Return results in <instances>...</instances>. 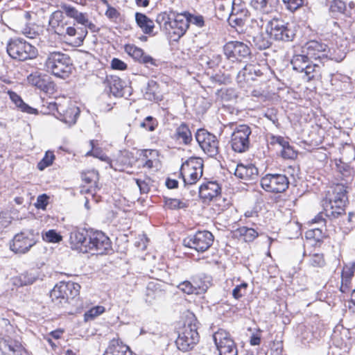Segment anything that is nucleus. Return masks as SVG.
Segmentation results:
<instances>
[{"label":"nucleus","instance_id":"f257e3e1","mask_svg":"<svg viewBox=\"0 0 355 355\" xmlns=\"http://www.w3.org/2000/svg\"><path fill=\"white\" fill-rule=\"evenodd\" d=\"M346 189L345 185L337 184L327 192L322 207L325 216L329 219L337 218L345 213L347 201Z\"/></svg>","mask_w":355,"mask_h":355},{"label":"nucleus","instance_id":"f03ea898","mask_svg":"<svg viewBox=\"0 0 355 355\" xmlns=\"http://www.w3.org/2000/svg\"><path fill=\"white\" fill-rule=\"evenodd\" d=\"M156 22L173 41L178 40L188 29V20L183 13L161 12L157 15Z\"/></svg>","mask_w":355,"mask_h":355},{"label":"nucleus","instance_id":"7ed1b4c3","mask_svg":"<svg viewBox=\"0 0 355 355\" xmlns=\"http://www.w3.org/2000/svg\"><path fill=\"white\" fill-rule=\"evenodd\" d=\"M44 65L47 71L62 78L68 77L73 69L70 57L60 51L49 52L47 54Z\"/></svg>","mask_w":355,"mask_h":355},{"label":"nucleus","instance_id":"20e7f679","mask_svg":"<svg viewBox=\"0 0 355 355\" xmlns=\"http://www.w3.org/2000/svg\"><path fill=\"white\" fill-rule=\"evenodd\" d=\"M6 51L9 56L19 61H25L35 58L38 55L37 49L21 38L10 39L7 44Z\"/></svg>","mask_w":355,"mask_h":355},{"label":"nucleus","instance_id":"39448f33","mask_svg":"<svg viewBox=\"0 0 355 355\" xmlns=\"http://www.w3.org/2000/svg\"><path fill=\"white\" fill-rule=\"evenodd\" d=\"M80 286L73 282H60L50 293L52 302L57 306H62L79 295Z\"/></svg>","mask_w":355,"mask_h":355},{"label":"nucleus","instance_id":"423d86ee","mask_svg":"<svg viewBox=\"0 0 355 355\" xmlns=\"http://www.w3.org/2000/svg\"><path fill=\"white\" fill-rule=\"evenodd\" d=\"M203 161L200 157H191L182 164L180 176L185 187L195 184L202 177Z\"/></svg>","mask_w":355,"mask_h":355},{"label":"nucleus","instance_id":"0eeeda50","mask_svg":"<svg viewBox=\"0 0 355 355\" xmlns=\"http://www.w3.org/2000/svg\"><path fill=\"white\" fill-rule=\"evenodd\" d=\"M38 234L33 229H26L16 234L10 243V250L16 254H26L37 242Z\"/></svg>","mask_w":355,"mask_h":355},{"label":"nucleus","instance_id":"6e6552de","mask_svg":"<svg viewBox=\"0 0 355 355\" xmlns=\"http://www.w3.org/2000/svg\"><path fill=\"white\" fill-rule=\"evenodd\" d=\"M195 323L184 324L178 334L175 344L178 349L188 352L192 349L199 341V334Z\"/></svg>","mask_w":355,"mask_h":355},{"label":"nucleus","instance_id":"1a4fd4ad","mask_svg":"<svg viewBox=\"0 0 355 355\" xmlns=\"http://www.w3.org/2000/svg\"><path fill=\"white\" fill-rule=\"evenodd\" d=\"M288 177L282 173H268L261 178L260 184L267 192L280 193L286 191L289 187Z\"/></svg>","mask_w":355,"mask_h":355},{"label":"nucleus","instance_id":"9d476101","mask_svg":"<svg viewBox=\"0 0 355 355\" xmlns=\"http://www.w3.org/2000/svg\"><path fill=\"white\" fill-rule=\"evenodd\" d=\"M268 25L271 37L277 41L291 42L295 36L293 26L282 19H273Z\"/></svg>","mask_w":355,"mask_h":355},{"label":"nucleus","instance_id":"9b49d317","mask_svg":"<svg viewBox=\"0 0 355 355\" xmlns=\"http://www.w3.org/2000/svg\"><path fill=\"white\" fill-rule=\"evenodd\" d=\"M214 236L207 230L198 231L183 240V245L195 250L198 252L207 251L213 244Z\"/></svg>","mask_w":355,"mask_h":355},{"label":"nucleus","instance_id":"f8f14e48","mask_svg":"<svg viewBox=\"0 0 355 355\" xmlns=\"http://www.w3.org/2000/svg\"><path fill=\"white\" fill-rule=\"evenodd\" d=\"M252 131L250 126L241 124L236 126L231 136L232 150L236 153H243L250 148V135Z\"/></svg>","mask_w":355,"mask_h":355},{"label":"nucleus","instance_id":"ddd939ff","mask_svg":"<svg viewBox=\"0 0 355 355\" xmlns=\"http://www.w3.org/2000/svg\"><path fill=\"white\" fill-rule=\"evenodd\" d=\"M201 149L209 157H215L219 152L217 137L205 129H199L195 135Z\"/></svg>","mask_w":355,"mask_h":355},{"label":"nucleus","instance_id":"4468645a","mask_svg":"<svg viewBox=\"0 0 355 355\" xmlns=\"http://www.w3.org/2000/svg\"><path fill=\"white\" fill-rule=\"evenodd\" d=\"M87 253L91 251L96 254H106L111 249V242L107 236L101 231H90L87 244Z\"/></svg>","mask_w":355,"mask_h":355},{"label":"nucleus","instance_id":"2eb2a0df","mask_svg":"<svg viewBox=\"0 0 355 355\" xmlns=\"http://www.w3.org/2000/svg\"><path fill=\"white\" fill-rule=\"evenodd\" d=\"M213 338L220 355H238L237 346L229 332L219 329Z\"/></svg>","mask_w":355,"mask_h":355},{"label":"nucleus","instance_id":"dca6fc26","mask_svg":"<svg viewBox=\"0 0 355 355\" xmlns=\"http://www.w3.org/2000/svg\"><path fill=\"white\" fill-rule=\"evenodd\" d=\"M295 54L291 60V64L293 69L299 73H304L309 81L314 78V72L320 67L318 63H313L311 59L306 54Z\"/></svg>","mask_w":355,"mask_h":355},{"label":"nucleus","instance_id":"f3484780","mask_svg":"<svg viewBox=\"0 0 355 355\" xmlns=\"http://www.w3.org/2000/svg\"><path fill=\"white\" fill-rule=\"evenodd\" d=\"M223 51L226 58L232 62L247 58L251 54L250 47L239 41L227 42L223 46Z\"/></svg>","mask_w":355,"mask_h":355},{"label":"nucleus","instance_id":"a211bd4d","mask_svg":"<svg viewBox=\"0 0 355 355\" xmlns=\"http://www.w3.org/2000/svg\"><path fill=\"white\" fill-rule=\"evenodd\" d=\"M90 231L85 229L73 228L70 232L69 243L73 250L87 253V244Z\"/></svg>","mask_w":355,"mask_h":355},{"label":"nucleus","instance_id":"6ab92c4d","mask_svg":"<svg viewBox=\"0 0 355 355\" xmlns=\"http://www.w3.org/2000/svg\"><path fill=\"white\" fill-rule=\"evenodd\" d=\"M221 186L216 180H206L198 188L199 196L204 202H209L221 194Z\"/></svg>","mask_w":355,"mask_h":355},{"label":"nucleus","instance_id":"aec40b11","mask_svg":"<svg viewBox=\"0 0 355 355\" xmlns=\"http://www.w3.org/2000/svg\"><path fill=\"white\" fill-rule=\"evenodd\" d=\"M106 84L109 92L115 97H127L131 94V87L127 86L125 83L117 76L107 77Z\"/></svg>","mask_w":355,"mask_h":355},{"label":"nucleus","instance_id":"412c9836","mask_svg":"<svg viewBox=\"0 0 355 355\" xmlns=\"http://www.w3.org/2000/svg\"><path fill=\"white\" fill-rule=\"evenodd\" d=\"M305 49L306 55L311 60H319L322 62L327 59L329 53V49L327 44L322 42L311 40L306 44Z\"/></svg>","mask_w":355,"mask_h":355},{"label":"nucleus","instance_id":"4be33fe9","mask_svg":"<svg viewBox=\"0 0 355 355\" xmlns=\"http://www.w3.org/2000/svg\"><path fill=\"white\" fill-rule=\"evenodd\" d=\"M262 74L263 73L259 64H248L239 71L236 80L241 84V86L243 87L242 84H250L252 81L255 80L257 77L262 76Z\"/></svg>","mask_w":355,"mask_h":355},{"label":"nucleus","instance_id":"5701e85b","mask_svg":"<svg viewBox=\"0 0 355 355\" xmlns=\"http://www.w3.org/2000/svg\"><path fill=\"white\" fill-rule=\"evenodd\" d=\"M64 14L65 13L62 9L56 10L52 13L49 19V26L56 34L60 35L65 34V28L69 24Z\"/></svg>","mask_w":355,"mask_h":355},{"label":"nucleus","instance_id":"b1692460","mask_svg":"<svg viewBox=\"0 0 355 355\" xmlns=\"http://www.w3.org/2000/svg\"><path fill=\"white\" fill-rule=\"evenodd\" d=\"M125 52L135 60L146 66L156 65L155 60L149 55L146 54L144 51L134 44H126Z\"/></svg>","mask_w":355,"mask_h":355},{"label":"nucleus","instance_id":"393cba45","mask_svg":"<svg viewBox=\"0 0 355 355\" xmlns=\"http://www.w3.org/2000/svg\"><path fill=\"white\" fill-rule=\"evenodd\" d=\"M27 80L29 84L46 93L53 88V83L49 80V77L38 72L30 74Z\"/></svg>","mask_w":355,"mask_h":355},{"label":"nucleus","instance_id":"a878e982","mask_svg":"<svg viewBox=\"0 0 355 355\" xmlns=\"http://www.w3.org/2000/svg\"><path fill=\"white\" fill-rule=\"evenodd\" d=\"M198 278H193L192 282L184 281L178 285V288L188 295L205 293L208 288V284L205 282L198 284Z\"/></svg>","mask_w":355,"mask_h":355},{"label":"nucleus","instance_id":"bb28decb","mask_svg":"<svg viewBox=\"0 0 355 355\" xmlns=\"http://www.w3.org/2000/svg\"><path fill=\"white\" fill-rule=\"evenodd\" d=\"M234 175L243 180H253L258 175V169L252 164L244 165L239 164L236 166Z\"/></svg>","mask_w":355,"mask_h":355},{"label":"nucleus","instance_id":"cd10ccee","mask_svg":"<svg viewBox=\"0 0 355 355\" xmlns=\"http://www.w3.org/2000/svg\"><path fill=\"white\" fill-rule=\"evenodd\" d=\"M279 2V0H252L250 5L263 14H269L277 10Z\"/></svg>","mask_w":355,"mask_h":355},{"label":"nucleus","instance_id":"c85d7f7f","mask_svg":"<svg viewBox=\"0 0 355 355\" xmlns=\"http://www.w3.org/2000/svg\"><path fill=\"white\" fill-rule=\"evenodd\" d=\"M103 355H132V352L118 339H112Z\"/></svg>","mask_w":355,"mask_h":355},{"label":"nucleus","instance_id":"c756f323","mask_svg":"<svg viewBox=\"0 0 355 355\" xmlns=\"http://www.w3.org/2000/svg\"><path fill=\"white\" fill-rule=\"evenodd\" d=\"M173 138L184 145L190 144L193 139L191 132L185 123H182L176 128Z\"/></svg>","mask_w":355,"mask_h":355},{"label":"nucleus","instance_id":"7c9ffc66","mask_svg":"<svg viewBox=\"0 0 355 355\" xmlns=\"http://www.w3.org/2000/svg\"><path fill=\"white\" fill-rule=\"evenodd\" d=\"M62 106L56 107L58 112L60 114V120L69 125L75 124L79 114L78 108L72 106L64 110Z\"/></svg>","mask_w":355,"mask_h":355},{"label":"nucleus","instance_id":"2f4dec72","mask_svg":"<svg viewBox=\"0 0 355 355\" xmlns=\"http://www.w3.org/2000/svg\"><path fill=\"white\" fill-rule=\"evenodd\" d=\"M270 34V28L268 26L266 32L258 33L256 35L252 37V42L254 45L260 50H263L269 48L272 44Z\"/></svg>","mask_w":355,"mask_h":355},{"label":"nucleus","instance_id":"473e14b6","mask_svg":"<svg viewBox=\"0 0 355 355\" xmlns=\"http://www.w3.org/2000/svg\"><path fill=\"white\" fill-rule=\"evenodd\" d=\"M67 17L73 18L78 24L85 26V24L87 23L88 17L86 13L78 12L74 7L64 4L61 6Z\"/></svg>","mask_w":355,"mask_h":355},{"label":"nucleus","instance_id":"72a5a7b5","mask_svg":"<svg viewBox=\"0 0 355 355\" xmlns=\"http://www.w3.org/2000/svg\"><path fill=\"white\" fill-rule=\"evenodd\" d=\"M145 99L150 101H159L162 100L159 85L155 80H150L148 82L144 94Z\"/></svg>","mask_w":355,"mask_h":355},{"label":"nucleus","instance_id":"f704fd0d","mask_svg":"<svg viewBox=\"0 0 355 355\" xmlns=\"http://www.w3.org/2000/svg\"><path fill=\"white\" fill-rule=\"evenodd\" d=\"M135 20L137 25L141 28L144 33L149 34L153 32L154 22L146 15L140 12H136Z\"/></svg>","mask_w":355,"mask_h":355},{"label":"nucleus","instance_id":"c9c22d12","mask_svg":"<svg viewBox=\"0 0 355 355\" xmlns=\"http://www.w3.org/2000/svg\"><path fill=\"white\" fill-rule=\"evenodd\" d=\"M8 94L10 96V100L22 112H26L28 114H36L37 112L36 109L31 107L28 104L24 103L21 96H19L15 92L8 91Z\"/></svg>","mask_w":355,"mask_h":355},{"label":"nucleus","instance_id":"e433bc0d","mask_svg":"<svg viewBox=\"0 0 355 355\" xmlns=\"http://www.w3.org/2000/svg\"><path fill=\"white\" fill-rule=\"evenodd\" d=\"M329 10L333 15L343 14L346 17H351L350 10H347L346 3L343 0H333Z\"/></svg>","mask_w":355,"mask_h":355},{"label":"nucleus","instance_id":"4c0bfd02","mask_svg":"<svg viewBox=\"0 0 355 355\" xmlns=\"http://www.w3.org/2000/svg\"><path fill=\"white\" fill-rule=\"evenodd\" d=\"M3 345L13 353V355H22V352H25L24 347L19 340L10 337L4 339Z\"/></svg>","mask_w":355,"mask_h":355},{"label":"nucleus","instance_id":"58836bf2","mask_svg":"<svg viewBox=\"0 0 355 355\" xmlns=\"http://www.w3.org/2000/svg\"><path fill=\"white\" fill-rule=\"evenodd\" d=\"M236 233L245 242H252L258 236V233L254 229L245 226L238 228Z\"/></svg>","mask_w":355,"mask_h":355},{"label":"nucleus","instance_id":"ea45409f","mask_svg":"<svg viewBox=\"0 0 355 355\" xmlns=\"http://www.w3.org/2000/svg\"><path fill=\"white\" fill-rule=\"evenodd\" d=\"M42 238L44 241L52 243H58L62 240V236L55 230L42 232Z\"/></svg>","mask_w":355,"mask_h":355},{"label":"nucleus","instance_id":"a19ab883","mask_svg":"<svg viewBox=\"0 0 355 355\" xmlns=\"http://www.w3.org/2000/svg\"><path fill=\"white\" fill-rule=\"evenodd\" d=\"M65 34L71 37L77 36L78 43H82L87 34V31L82 28L77 30L74 27L68 25L65 28Z\"/></svg>","mask_w":355,"mask_h":355},{"label":"nucleus","instance_id":"79ce46f5","mask_svg":"<svg viewBox=\"0 0 355 355\" xmlns=\"http://www.w3.org/2000/svg\"><path fill=\"white\" fill-rule=\"evenodd\" d=\"M248 10H243L241 12L234 15H230L228 21L232 26H242L248 19Z\"/></svg>","mask_w":355,"mask_h":355},{"label":"nucleus","instance_id":"37998d69","mask_svg":"<svg viewBox=\"0 0 355 355\" xmlns=\"http://www.w3.org/2000/svg\"><path fill=\"white\" fill-rule=\"evenodd\" d=\"M164 202L166 207L171 209H183L188 206L186 202L176 198H166Z\"/></svg>","mask_w":355,"mask_h":355},{"label":"nucleus","instance_id":"c03bdc74","mask_svg":"<svg viewBox=\"0 0 355 355\" xmlns=\"http://www.w3.org/2000/svg\"><path fill=\"white\" fill-rule=\"evenodd\" d=\"M55 159V155L53 152L48 150L43 159L38 163L37 168L40 171H43L45 168L51 166L53 160Z\"/></svg>","mask_w":355,"mask_h":355},{"label":"nucleus","instance_id":"a18cd8bd","mask_svg":"<svg viewBox=\"0 0 355 355\" xmlns=\"http://www.w3.org/2000/svg\"><path fill=\"white\" fill-rule=\"evenodd\" d=\"M37 279L36 275L33 272H25L20 275L19 281L20 286H26L33 284Z\"/></svg>","mask_w":355,"mask_h":355},{"label":"nucleus","instance_id":"49530a36","mask_svg":"<svg viewBox=\"0 0 355 355\" xmlns=\"http://www.w3.org/2000/svg\"><path fill=\"white\" fill-rule=\"evenodd\" d=\"M309 264L313 267L322 268L325 265L324 255L322 254H313L310 255Z\"/></svg>","mask_w":355,"mask_h":355},{"label":"nucleus","instance_id":"de8ad7c7","mask_svg":"<svg viewBox=\"0 0 355 355\" xmlns=\"http://www.w3.org/2000/svg\"><path fill=\"white\" fill-rule=\"evenodd\" d=\"M281 155L284 159H293L297 157V153L293 148L288 143L281 150Z\"/></svg>","mask_w":355,"mask_h":355},{"label":"nucleus","instance_id":"09e8293b","mask_svg":"<svg viewBox=\"0 0 355 355\" xmlns=\"http://www.w3.org/2000/svg\"><path fill=\"white\" fill-rule=\"evenodd\" d=\"M187 16V19L188 20V26L189 24H194L198 27H202L205 24L204 18L201 15H193L190 13H184Z\"/></svg>","mask_w":355,"mask_h":355},{"label":"nucleus","instance_id":"8fccbe9b","mask_svg":"<svg viewBox=\"0 0 355 355\" xmlns=\"http://www.w3.org/2000/svg\"><path fill=\"white\" fill-rule=\"evenodd\" d=\"M157 125V120L153 116H147L144 121H142L140 124L141 128H145L149 131L155 130V128Z\"/></svg>","mask_w":355,"mask_h":355},{"label":"nucleus","instance_id":"3c124183","mask_svg":"<svg viewBox=\"0 0 355 355\" xmlns=\"http://www.w3.org/2000/svg\"><path fill=\"white\" fill-rule=\"evenodd\" d=\"M105 311V308L102 306H96L90 309L85 313V318L86 320L93 319L98 315H101Z\"/></svg>","mask_w":355,"mask_h":355},{"label":"nucleus","instance_id":"603ef678","mask_svg":"<svg viewBox=\"0 0 355 355\" xmlns=\"http://www.w3.org/2000/svg\"><path fill=\"white\" fill-rule=\"evenodd\" d=\"M304 0H282L286 8L291 12H294L303 6Z\"/></svg>","mask_w":355,"mask_h":355},{"label":"nucleus","instance_id":"864d4df0","mask_svg":"<svg viewBox=\"0 0 355 355\" xmlns=\"http://www.w3.org/2000/svg\"><path fill=\"white\" fill-rule=\"evenodd\" d=\"M247 288L248 284L245 282L237 285L232 291L233 297L236 300L240 299L245 294Z\"/></svg>","mask_w":355,"mask_h":355},{"label":"nucleus","instance_id":"5fc2aeb1","mask_svg":"<svg viewBox=\"0 0 355 355\" xmlns=\"http://www.w3.org/2000/svg\"><path fill=\"white\" fill-rule=\"evenodd\" d=\"M49 197L45 193L40 195L37 198L36 202L35 203V207L39 209L45 210L49 204Z\"/></svg>","mask_w":355,"mask_h":355},{"label":"nucleus","instance_id":"6e6d98bb","mask_svg":"<svg viewBox=\"0 0 355 355\" xmlns=\"http://www.w3.org/2000/svg\"><path fill=\"white\" fill-rule=\"evenodd\" d=\"M355 271V262H352L349 263V265L345 266L343 268V272H342V276L344 277V278H349L352 279L354 277Z\"/></svg>","mask_w":355,"mask_h":355},{"label":"nucleus","instance_id":"4d7b16f0","mask_svg":"<svg viewBox=\"0 0 355 355\" xmlns=\"http://www.w3.org/2000/svg\"><path fill=\"white\" fill-rule=\"evenodd\" d=\"M234 92L232 89H220L217 91V95L223 100L229 101L234 96Z\"/></svg>","mask_w":355,"mask_h":355},{"label":"nucleus","instance_id":"13d9d810","mask_svg":"<svg viewBox=\"0 0 355 355\" xmlns=\"http://www.w3.org/2000/svg\"><path fill=\"white\" fill-rule=\"evenodd\" d=\"M241 0H233L232 2V11L230 15H234L241 12L243 10H247L245 8H243L242 6L239 5Z\"/></svg>","mask_w":355,"mask_h":355},{"label":"nucleus","instance_id":"bf43d9fd","mask_svg":"<svg viewBox=\"0 0 355 355\" xmlns=\"http://www.w3.org/2000/svg\"><path fill=\"white\" fill-rule=\"evenodd\" d=\"M112 68L118 70H124L127 65L125 62L118 58H114L111 62Z\"/></svg>","mask_w":355,"mask_h":355},{"label":"nucleus","instance_id":"052dcab7","mask_svg":"<svg viewBox=\"0 0 355 355\" xmlns=\"http://www.w3.org/2000/svg\"><path fill=\"white\" fill-rule=\"evenodd\" d=\"M135 182L139 188L141 193H148L150 190V187L148 184L145 180H141V179H135Z\"/></svg>","mask_w":355,"mask_h":355},{"label":"nucleus","instance_id":"680f3d73","mask_svg":"<svg viewBox=\"0 0 355 355\" xmlns=\"http://www.w3.org/2000/svg\"><path fill=\"white\" fill-rule=\"evenodd\" d=\"M22 33L28 38H35L38 33L32 28L26 26L21 31Z\"/></svg>","mask_w":355,"mask_h":355},{"label":"nucleus","instance_id":"e2e57ef3","mask_svg":"<svg viewBox=\"0 0 355 355\" xmlns=\"http://www.w3.org/2000/svg\"><path fill=\"white\" fill-rule=\"evenodd\" d=\"M105 15L110 19H116L119 16V12L116 8L109 6L105 12Z\"/></svg>","mask_w":355,"mask_h":355},{"label":"nucleus","instance_id":"0e129e2a","mask_svg":"<svg viewBox=\"0 0 355 355\" xmlns=\"http://www.w3.org/2000/svg\"><path fill=\"white\" fill-rule=\"evenodd\" d=\"M351 280H352V279L344 278V277L342 276V282H341V286H340V290L342 293H347L349 291Z\"/></svg>","mask_w":355,"mask_h":355},{"label":"nucleus","instance_id":"69168bd1","mask_svg":"<svg viewBox=\"0 0 355 355\" xmlns=\"http://www.w3.org/2000/svg\"><path fill=\"white\" fill-rule=\"evenodd\" d=\"M272 139L273 143L279 144L282 148L289 143L286 139L281 136L273 137Z\"/></svg>","mask_w":355,"mask_h":355},{"label":"nucleus","instance_id":"338daca9","mask_svg":"<svg viewBox=\"0 0 355 355\" xmlns=\"http://www.w3.org/2000/svg\"><path fill=\"white\" fill-rule=\"evenodd\" d=\"M64 333V330L62 329H58L56 330L52 331L49 333V336H50L52 338L59 339L61 338L62 335Z\"/></svg>","mask_w":355,"mask_h":355},{"label":"nucleus","instance_id":"774afa93","mask_svg":"<svg viewBox=\"0 0 355 355\" xmlns=\"http://www.w3.org/2000/svg\"><path fill=\"white\" fill-rule=\"evenodd\" d=\"M153 154H157V151L148 149L144 150L142 152V161L145 162V160L149 159L148 157L151 156Z\"/></svg>","mask_w":355,"mask_h":355}]
</instances>
